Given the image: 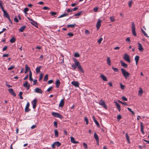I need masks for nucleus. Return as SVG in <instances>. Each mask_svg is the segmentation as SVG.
Masks as SVG:
<instances>
[{
	"mask_svg": "<svg viewBox=\"0 0 149 149\" xmlns=\"http://www.w3.org/2000/svg\"><path fill=\"white\" fill-rule=\"evenodd\" d=\"M3 1L1 0H0V7L1 9L2 10H3L4 9V8L3 7Z\"/></svg>",
	"mask_w": 149,
	"mask_h": 149,
	"instance_id": "7c9ffc66",
	"label": "nucleus"
},
{
	"mask_svg": "<svg viewBox=\"0 0 149 149\" xmlns=\"http://www.w3.org/2000/svg\"><path fill=\"white\" fill-rule=\"evenodd\" d=\"M2 11H3L4 16L7 19L8 18H9L10 17L8 14L7 12L4 9H3V10H2Z\"/></svg>",
	"mask_w": 149,
	"mask_h": 149,
	"instance_id": "f8f14e48",
	"label": "nucleus"
},
{
	"mask_svg": "<svg viewBox=\"0 0 149 149\" xmlns=\"http://www.w3.org/2000/svg\"><path fill=\"white\" fill-rule=\"evenodd\" d=\"M35 93H40L42 94V91L40 88H36L34 91Z\"/></svg>",
	"mask_w": 149,
	"mask_h": 149,
	"instance_id": "ddd939ff",
	"label": "nucleus"
},
{
	"mask_svg": "<svg viewBox=\"0 0 149 149\" xmlns=\"http://www.w3.org/2000/svg\"><path fill=\"white\" fill-rule=\"evenodd\" d=\"M43 74L42 73H41L40 75V77L39 81H41L42 78Z\"/></svg>",
	"mask_w": 149,
	"mask_h": 149,
	"instance_id": "603ef678",
	"label": "nucleus"
},
{
	"mask_svg": "<svg viewBox=\"0 0 149 149\" xmlns=\"http://www.w3.org/2000/svg\"><path fill=\"white\" fill-rule=\"evenodd\" d=\"M120 70L122 72V73L124 77L126 79H127V78L130 75V73L127 72L126 71V70L124 68H121Z\"/></svg>",
	"mask_w": 149,
	"mask_h": 149,
	"instance_id": "f03ea898",
	"label": "nucleus"
},
{
	"mask_svg": "<svg viewBox=\"0 0 149 149\" xmlns=\"http://www.w3.org/2000/svg\"><path fill=\"white\" fill-rule=\"evenodd\" d=\"M98 10V8L97 7H95L94 8H93V10L95 12H97V10Z\"/></svg>",
	"mask_w": 149,
	"mask_h": 149,
	"instance_id": "69168bd1",
	"label": "nucleus"
},
{
	"mask_svg": "<svg viewBox=\"0 0 149 149\" xmlns=\"http://www.w3.org/2000/svg\"><path fill=\"white\" fill-rule=\"evenodd\" d=\"M122 99L125 101H127V99L125 96H123L122 97Z\"/></svg>",
	"mask_w": 149,
	"mask_h": 149,
	"instance_id": "338daca9",
	"label": "nucleus"
},
{
	"mask_svg": "<svg viewBox=\"0 0 149 149\" xmlns=\"http://www.w3.org/2000/svg\"><path fill=\"white\" fill-rule=\"evenodd\" d=\"M37 103V100L36 99H34L31 102V104L33 105V109L36 108Z\"/></svg>",
	"mask_w": 149,
	"mask_h": 149,
	"instance_id": "6e6552de",
	"label": "nucleus"
},
{
	"mask_svg": "<svg viewBox=\"0 0 149 149\" xmlns=\"http://www.w3.org/2000/svg\"><path fill=\"white\" fill-rule=\"evenodd\" d=\"M76 25V24H68L67 25V27H71L72 28H73Z\"/></svg>",
	"mask_w": 149,
	"mask_h": 149,
	"instance_id": "ea45409f",
	"label": "nucleus"
},
{
	"mask_svg": "<svg viewBox=\"0 0 149 149\" xmlns=\"http://www.w3.org/2000/svg\"><path fill=\"white\" fill-rule=\"evenodd\" d=\"M26 28L25 26H21L19 29V31L20 32H22L24 31Z\"/></svg>",
	"mask_w": 149,
	"mask_h": 149,
	"instance_id": "bb28decb",
	"label": "nucleus"
},
{
	"mask_svg": "<svg viewBox=\"0 0 149 149\" xmlns=\"http://www.w3.org/2000/svg\"><path fill=\"white\" fill-rule=\"evenodd\" d=\"M15 39L14 37H12V38L10 40V41L11 43H13L15 42Z\"/></svg>",
	"mask_w": 149,
	"mask_h": 149,
	"instance_id": "c756f323",
	"label": "nucleus"
},
{
	"mask_svg": "<svg viewBox=\"0 0 149 149\" xmlns=\"http://www.w3.org/2000/svg\"><path fill=\"white\" fill-rule=\"evenodd\" d=\"M70 140L71 142L74 143H79L78 141H75L74 138L72 137H70Z\"/></svg>",
	"mask_w": 149,
	"mask_h": 149,
	"instance_id": "393cba45",
	"label": "nucleus"
},
{
	"mask_svg": "<svg viewBox=\"0 0 149 149\" xmlns=\"http://www.w3.org/2000/svg\"><path fill=\"white\" fill-rule=\"evenodd\" d=\"M132 31L133 35L134 36H136L137 34L135 31V26L134 22L132 23Z\"/></svg>",
	"mask_w": 149,
	"mask_h": 149,
	"instance_id": "7ed1b4c3",
	"label": "nucleus"
},
{
	"mask_svg": "<svg viewBox=\"0 0 149 149\" xmlns=\"http://www.w3.org/2000/svg\"><path fill=\"white\" fill-rule=\"evenodd\" d=\"M125 137L127 140V141L128 143H130V138L127 133H126L125 134Z\"/></svg>",
	"mask_w": 149,
	"mask_h": 149,
	"instance_id": "cd10ccee",
	"label": "nucleus"
},
{
	"mask_svg": "<svg viewBox=\"0 0 149 149\" xmlns=\"http://www.w3.org/2000/svg\"><path fill=\"white\" fill-rule=\"evenodd\" d=\"M83 145L84 147L85 148V149H88V146L86 143H84Z\"/></svg>",
	"mask_w": 149,
	"mask_h": 149,
	"instance_id": "8fccbe9b",
	"label": "nucleus"
},
{
	"mask_svg": "<svg viewBox=\"0 0 149 149\" xmlns=\"http://www.w3.org/2000/svg\"><path fill=\"white\" fill-rule=\"evenodd\" d=\"M82 13V11H79L78 13H76L73 16H79L81 15Z\"/></svg>",
	"mask_w": 149,
	"mask_h": 149,
	"instance_id": "f704fd0d",
	"label": "nucleus"
},
{
	"mask_svg": "<svg viewBox=\"0 0 149 149\" xmlns=\"http://www.w3.org/2000/svg\"><path fill=\"white\" fill-rule=\"evenodd\" d=\"M56 146L55 144H54V142L52 145V148L54 149Z\"/></svg>",
	"mask_w": 149,
	"mask_h": 149,
	"instance_id": "774afa93",
	"label": "nucleus"
},
{
	"mask_svg": "<svg viewBox=\"0 0 149 149\" xmlns=\"http://www.w3.org/2000/svg\"><path fill=\"white\" fill-rule=\"evenodd\" d=\"M118 102H119L121 103L122 104H124V105H127V104L126 103V102H123L121 101H120L119 100H118Z\"/></svg>",
	"mask_w": 149,
	"mask_h": 149,
	"instance_id": "864d4df0",
	"label": "nucleus"
},
{
	"mask_svg": "<svg viewBox=\"0 0 149 149\" xmlns=\"http://www.w3.org/2000/svg\"><path fill=\"white\" fill-rule=\"evenodd\" d=\"M101 20H100V19H98V20L97 22L96 25V27H97V30H98L100 29L101 25Z\"/></svg>",
	"mask_w": 149,
	"mask_h": 149,
	"instance_id": "0eeeda50",
	"label": "nucleus"
},
{
	"mask_svg": "<svg viewBox=\"0 0 149 149\" xmlns=\"http://www.w3.org/2000/svg\"><path fill=\"white\" fill-rule=\"evenodd\" d=\"M28 18L30 21H31V23L34 26L36 27L38 26L37 23L36 22L34 21L33 20L29 17H28Z\"/></svg>",
	"mask_w": 149,
	"mask_h": 149,
	"instance_id": "1a4fd4ad",
	"label": "nucleus"
},
{
	"mask_svg": "<svg viewBox=\"0 0 149 149\" xmlns=\"http://www.w3.org/2000/svg\"><path fill=\"white\" fill-rule=\"evenodd\" d=\"M15 68V67L14 66H11L10 67L8 68V70H12L13 69H14Z\"/></svg>",
	"mask_w": 149,
	"mask_h": 149,
	"instance_id": "de8ad7c7",
	"label": "nucleus"
},
{
	"mask_svg": "<svg viewBox=\"0 0 149 149\" xmlns=\"http://www.w3.org/2000/svg\"><path fill=\"white\" fill-rule=\"evenodd\" d=\"M74 63H80L79 62V61H78L76 58H74Z\"/></svg>",
	"mask_w": 149,
	"mask_h": 149,
	"instance_id": "4d7b16f0",
	"label": "nucleus"
},
{
	"mask_svg": "<svg viewBox=\"0 0 149 149\" xmlns=\"http://www.w3.org/2000/svg\"><path fill=\"white\" fill-rule=\"evenodd\" d=\"M23 94V92L22 91H20L19 92V97L20 99H23V97H22V95Z\"/></svg>",
	"mask_w": 149,
	"mask_h": 149,
	"instance_id": "79ce46f5",
	"label": "nucleus"
},
{
	"mask_svg": "<svg viewBox=\"0 0 149 149\" xmlns=\"http://www.w3.org/2000/svg\"><path fill=\"white\" fill-rule=\"evenodd\" d=\"M139 57L138 56H135L134 60L136 62V65H137L138 64V62L139 60Z\"/></svg>",
	"mask_w": 149,
	"mask_h": 149,
	"instance_id": "412c9836",
	"label": "nucleus"
},
{
	"mask_svg": "<svg viewBox=\"0 0 149 149\" xmlns=\"http://www.w3.org/2000/svg\"><path fill=\"white\" fill-rule=\"evenodd\" d=\"M103 38H101L99 40H98V42L99 44H100L102 41V40Z\"/></svg>",
	"mask_w": 149,
	"mask_h": 149,
	"instance_id": "5fc2aeb1",
	"label": "nucleus"
},
{
	"mask_svg": "<svg viewBox=\"0 0 149 149\" xmlns=\"http://www.w3.org/2000/svg\"><path fill=\"white\" fill-rule=\"evenodd\" d=\"M143 93V92L142 90L141 89L139 91V95L141 96L142 95Z\"/></svg>",
	"mask_w": 149,
	"mask_h": 149,
	"instance_id": "c03bdc74",
	"label": "nucleus"
},
{
	"mask_svg": "<svg viewBox=\"0 0 149 149\" xmlns=\"http://www.w3.org/2000/svg\"><path fill=\"white\" fill-rule=\"evenodd\" d=\"M56 86L57 88H58L59 87V86L60 84V82L59 80L58 79L56 80Z\"/></svg>",
	"mask_w": 149,
	"mask_h": 149,
	"instance_id": "6ab92c4d",
	"label": "nucleus"
},
{
	"mask_svg": "<svg viewBox=\"0 0 149 149\" xmlns=\"http://www.w3.org/2000/svg\"><path fill=\"white\" fill-rule=\"evenodd\" d=\"M29 103L28 102L25 109V111L26 112H28L30 111V109H29Z\"/></svg>",
	"mask_w": 149,
	"mask_h": 149,
	"instance_id": "9b49d317",
	"label": "nucleus"
},
{
	"mask_svg": "<svg viewBox=\"0 0 149 149\" xmlns=\"http://www.w3.org/2000/svg\"><path fill=\"white\" fill-rule=\"evenodd\" d=\"M79 54L77 52L75 53L74 54V56L75 57H79Z\"/></svg>",
	"mask_w": 149,
	"mask_h": 149,
	"instance_id": "49530a36",
	"label": "nucleus"
},
{
	"mask_svg": "<svg viewBox=\"0 0 149 149\" xmlns=\"http://www.w3.org/2000/svg\"><path fill=\"white\" fill-rule=\"evenodd\" d=\"M94 137L96 142L98 143L99 141V139L96 133H95L94 134Z\"/></svg>",
	"mask_w": 149,
	"mask_h": 149,
	"instance_id": "5701e85b",
	"label": "nucleus"
},
{
	"mask_svg": "<svg viewBox=\"0 0 149 149\" xmlns=\"http://www.w3.org/2000/svg\"><path fill=\"white\" fill-rule=\"evenodd\" d=\"M114 103L117 107L118 110L120 111L121 110L120 106L116 101L114 102Z\"/></svg>",
	"mask_w": 149,
	"mask_h": 149,
	"instance_id": "2eb2a0df",
	"label": "nucleus"
},
{
	"mask_svg": "<svg viewBox=\"0 0 149 149\" xmlns=\"http://www.w3.org/2000/svg\"><path fill=\"white\" fill-rule=\"evenodd\" d=\"M99 104L102 106L105 109H107V107L105 104V102L102 100H100L99 102Z\"/></svg>",
	"mask_w": 149,
	"mask_h": 149,
	"instance_id": "39448f33",
	"label": "nucleus"
},
{
	"mask_svg": "<svg viewBox=\"0 0 149 149\" xmlns=\"http://www.w3.org/2000/svg\"><path fill=\"white\" fill-rule=\"evenodd\" d=\"M72 67L74 70H75L77 67L78 69H79L81 72H84V70L81 67L80 63H74L72 65Z\"/></svg>",
	"mask_w": 149,
	"mask_h": 149,
	"instance_id": "f257e3e1",
	"label": "nucleus"
},
{
	"mask_svg": "<svg viewBox=\"0 0 149 149\" xmlns=\"http://www.w3.org/2000/svg\"><path fill=\"white\" fill-rule=\"evenodd\" d=\"M85 34L88 35L90 34V32L89 31L87 30H86L85 31Z\"/></svg>",
	"mask_w": 149,
	"mask_h": 149,
	"instance_id": "680f3d73",
	"label": "nucleus"
},
{
	"mask_svg": "<svg viewBox=\"0 0 149 149\" xmlns=\"http://www.w3.org/2000/svg\"><path fill=\"white\" fill-rule=\"evenodd\" d=\"M50 14L53 16H54L55 17H56V16H55L57 14V13L56 12H54V11H51L50 13Z\"/></svg>",
	"mask_w": 149,
	"mask_h": 149,
	"instance_id": "473e14b6",
	"label": "nucleus"
},
{
	"mask_svg": "<svg viewBox=\"0 0 149 149\" xmlns=\"http://www.w3.org/2000/svg\"><path fill=\"white\" fill-rule=\"evenodd\" d=\"M61 15L62 17H63L66 16H68V15L66 13H65L62 14V15Z\"/></svg>",
	"mask_w": 149,
	"mask_h": 149,
	"instance_id": "052dcab7",
	"label": "nucleus"
},
{
	"mask_svg": "<svg viewBox=\"0 0 149 149\" xmlns=\"http://www.w3.org/2000/svg\"><path fill=\"white\" fill-rule=\"evenodd\" d=\"M48 79V74H47L45 75V76L44 79V81H47Z\"/></svg>",
	"mask_w": 149,
	"mask_h": 149,
	"instance_id": "e433bc0d",
	"label": "nucleus"
},
{
	"mask_svg": "<svg viewBox=\"0 0 149 149\" xmlns=\"http://www.w3.org/2000/svg\"><path fill=\"white\" fill-rule=\"evenodd\" d=\"M8 91L9 93L12 95H13L14 96H15L16 95L15 93L14 92L12 88H9L8 89Z\"/></svg>",
	"mask_w": 149,
	"mask_h": 149,
	"instance_id": "4468645a",
	"label": "nucleus"
},
{
	"mask_svg": "<svg viewBox=\"0 0 149 149\" xmlns=\"http://www.w3.org/2000/svg\"><path fill=\"white\" fill-rule=\"evenodd\" d=\"M107 63L109 66L111 65V61L109 57H107Z\"/></svg>",
	"mask_w": 149,
	"mask_h": 149,
	"instance_id": "dca6fc26",
	"label": "nucleus"
},
{
	"mask_svg": "<svg viewBox=\"0 0 149 149\" xmlns=\"http://www.w3.org/2000/svg\"><path fill=\"white\" fill-rule=\"evenodd\" d=\"M141 131L144 134V132L143 131V124L142 123H141Z\"/></svg>",
	"mask_w": 149,
	"mask_h": 149,
	"instance_id": "72a5a7b5",
	"label": "nucleus"
},
{
	"mask_svg": "<svg viewBox=\"0 0 149 149\" xmlns=\"http://www.w3.org/2000/svg\"><path fill=\"white\" fill-rule=\"evenodd\" d=\"M54 133H55V136L56 137H58V132L56 130H55Z\"/></svg>",
	"mask_w": 149,
	"mask_h": 149,
	"instance_id": "a19ab883",
	"label": "nucleus"
},
{
	"mask_svg": "<svg viewBox=\"0 0 149 149\" xmlns=\"http://www.w3.org/2000/svg\"><path fill=\"white\" fill-rule=\"evenodd\" d=\"M54 125L56 128L57 127V123L56 121H54Z\"/></svg>",
	"mask_w": 149,
	"mask_h": 149,
	"instance_id": "bf43d9fd",
	"label": "nucleus"
},
{
	"mask_svg": "<svg viewBox=\"0 0 149 149\" xmlns=\"http://www.w3.org/2000/svg\"><path fill=\"white\" fill-rule=\"evenodd\" d=\"M138 45V49L140 52H143V49L140 43H139Z\"/></svg>",
	"mask_w": 149,
	"mask_h": 149,
	"instance_id": "f3484780",
	"label": "nucleus"
},
{
	"mask_svg": "<svg viewBox=\"0 0 149 149\" xmlns=\"http://www.w3.org/2000/svg\"><path fill=\"white\" fill-rule=\"evenodd\" d=\"M109 18L111 22H114L115 21L114 16H113L110 17Z\"/></svg>",
	"mask_w": 149,
	"mask_h": 149,
	"instance_id": "2f4dec72",
	"label": "nucleus"
},
{
	"mask_svg": "<svg viewBox=\"0 0 149 149\" xmlns=\"http://www.w3.org/2000/svg\"><path fill=\"white\" fill-rule=\"evenodd\" d=\"M122 117L120 115H118L117 117V120L118 121H119L121 118Z\"/></svg>",
	"mask_w": 149,
	"mask_h": 149,
	"instance_id": "a18cd8bd",
	"label": "nucleus"
},
{
	"mask_svg": "<svg viewBox=\"0 0 149 149\" xmlns=\"http://www.w3.org/2000/svg\"><path fill=\"white\" fill-rule=\"evenodd\" d=\"M121 63L122 66L124 68H127V64L125 63V62L123 61H120Z\"/></svg>",
	"mask_w": 149,
	"mask_h": 149,
	"instance_id": "b1692460",
	"label": "nucleus"
},
{
	"mask_svg": "<svg viewBox=\"0 0 149 149\" xmlns=\"http://www.w3.org/2000/svg\"><path fill=\"white\" fill-rule=\"evenodd\" d=\"M120 88L122 89H124L125 87L124 85H122L121 84H120Z\"/></svg>",
	"mask_w": 149,
	"mask_h": 149,
	"instance_id": "e2e57ef3",
	"label": "nucleus"
},
{
	"mask_svg": "<svg viewBox=\"0 0 149 149\" xmlns=\"http://www.w3.org/2000/svg\"><path fill=\"white\" fill-rule=\"evenodd\" d=\"M29 84L27 81H26L25 83L23 84V86L27 88L29 86Z\"/></svg>",
	"mask_w": 149,
	"mask_h": 149,
	"instance_id": "4c0bfd02",
	"label": "nucleus"
},
{
	"mask_svg": "<svg viewBox=\"0 0 149 149\" xmlns=\"http://www.w3.org/2000/svg\"><path fill=\"white\" fill-rule=\"evenodd\" d=\"M84 121L86 122V124L87 125L88 123V118L86 117H85L84 118Z\"/></svg>",
	"mask_w": 149,
	"mask_h": 149,
	"instance_id": "09e8293b",
	"label": "nucleus"
},
{
	"mask_svg": "<svg viewBox=\"0 0 149 149\" xmlns=\"http://www.w3.org/2000/svg\"><path fill=\"white\" fill-rule=\"evenodd\" d=\"M43 9L44 10H49L50 9L48 7L45 6L43 7Z\"/></svg>",
	"mask_w": 149,
	"mask_h": 149,
	"instance_id": "0e129e2a",
	"label": "nucleus"
},
{
	"mask_svg": "<svg viewBox=\"0 0 149 149\" xmlns=\"http://www.w3.org/2000/svg\"><path fill=\"white\" fill-rule=\"evenodd\" d=\"M52 115L55 117L59 118L60 119H62L63 118V116L57 113L52 112Z\"/></svg>",
	"mask_w": 149,
	"mask_h": 149,
	"instance_id": "20e7f679",
	"label": "nucleus"
},
{
	"mask_svg": "<svg viewBox=\"0 0 149 149\" xmlns=\"http://www.w3.org/2000/svg\"><path fill=\"white\" fill-rule=\"evenodd\" d=\"M141 31L144 34V35H145L147 37H149L148 36L147 34L142 29Z\"/></svg>",
	"mask_w": 149,
	"mask_h": 149,
	"instance_id": "37998d69",
	"label": "nucleus"
},
{
	"mask_svg": "<svg viewBox=\"0 0 149 149\" xmlns=\"http://www.w3.org/2000/svg\"><path fill=\"white\" fill-rule=\"evenodd\" d=\"M126 41L128 43L130 42V38L129 37H127L126 39Z\"/></svg>",
	"mask_w": 149,
	"mask_h": 149,
	"instance_id": "13d9d810",
	"label": "nucleus"
},
{
	"mask_svg": "<svg viewBox=\"0 0 149 149\" xmlns=\"http://www.w3.org/2000/svg\"><path fill=\"white\" fill-rule=\"evenodd\" d=\"M64 102L63 99H62L59 103V106L62 108L64 105Z\"/></svg>",
	"mask_w": 149,
	"mask_h": 149,
	"instance_id": "aec40b11",
	"label": "nucleus"
},
{
	"mask_svg": "<svg viewBox=\"0 0 149 149\" xmlns=\"http://www.w3.org/2000/svg\"><path fill=\"white\" fill-rule=\"evenodd\" d=\"M29 9L27 8H25L24 9V11L25 13H26V12L28 11Z\"/></svg>",
	"mask_w": 149,
	"mask_h": 149,
	"instance_id": "6e6d98bb",
	"label": "nucleus"
},
{
	"mask_svg": "<svg viewBox=\"0 0 149 149\" xmlns=\"http://www.w3.org/2000/svg\"><path fill=\"white\" fill-rule=\"evenodd\" d=\"M54 144H55L56 146H57V147L61 145V143L58 141L54 142Z\"/></svg>",
	"mask_w": 149,
	"mask_h": 149,
	"instance_id": "c9c22d12",
	"label": "nucleus"
},
{
	"mask_svg": "<svg viewBox=\"0 0 149 149\" xmlns=\"http://www.w3.org/2000/svg\"><path fill=\"white\" fill-rule=\"evenodd\" d=\"M93 118L94 121L95 122V124L97 126L99 127L100 126V124L95 119L94 116L93 117Z\"/></svg>",
	"mask_w": 149,
	"mask_h": 149,
	"instance_id": "c85d7f7f",
	"label": "nucleus"
},
{
	"mask_svg": "<svg viewBox=\"0 0 149 149\" xmlns=\"http://www.w3.org/2000/svg\"><path fill=\"white\" fill-rule=\"evenodd\" d=\"M25 73H26L28 71H31L30 68L27 65H25Z\"/></svg>",
	"mask_w": 149,
	"mask_h": 149,
	"instance_id": "4be33fe9",
	"label": "nucleus"
},
{
	"mask_svg": "<svg viewBox=\"0 0 149 149\" xmlns=\"http://www.w3.org/2000/svg\"><path fill=\"white\" fill-rule=\"evenodd\" d=\"M100 77L103 81H107V77L104 75L101 74H100Z\"/></svg>",
	"mask_w": 149,
	"mask_h": 149,
	"instance_id": "a211bd4d",
	"label": "nucleus"
},
{
	"mask_svg": "<svg viewBox=\"0 0 149 149\" xmlns=\"http://www.w3.org/2000/svg\"><path fill=\"white\" fill-rule=\"evenodd\" d=\"M71 84L74 86L76 87H79V83L77 81H73L72 82Z\"/></svg>",
	"mask_w": 149,
	"mask_h": 149,
	"instance_id": "9d476101",
	"label": "nucleus"
},
{
	"mask_svg": "<svg viewBox=\"0 0 149 149\" xmlns=\"http://www.w3.org/2000/svg\"><path fill=\"white\" fill-rule=\"evenodd\" d=\"M123 58L125 60L128 62V63L130 62V57L127 54H124Z\"/></svg>",
	"mask_w": 149,
	"mask_h": 149,
	"instance_id": "423d86ee",
	"label": "nucleus"
},
{
	"mask_svg": "<svg viewBox=\"0 0 149 149\" xmlns=\"http://www.w3.org/2000/svg\"><path fill=\"white\" fill-rule=\"evenodd\" d=\"M67 35L69 36L70 37H71L73 36V34L72 33H68Z\"/></svg>",
	"mask_w": 149,
	"mask_h": 149,
	"instance_id": "3c124183",
	"label": "nucleus"
},
{
	"mask_svg": "<svg viewBox=\"0 0 149 149\" xmlns=\"http://www.w3.org/2000/svg\"><path fill=\"white\" fill-rule=\"evenodd\" d=\"M112 68L115 72H118L119 71V70L117 68H114L113 66L112 67Z\"/></svg>",
	"mask_w": 149,
	"mask_h": 149,
	"instance_id": "58836bf2",
	"label": "nucleus"
},
{
	"mask_svg": "<svg viewBox=\"0 0 149 149\" xmlns=\"http://www.w3.org/2000/svg\"><path fill=\"white\" fill-rule=\"evenodd\" d=\"M41 68V66H39L38 67H37L36 68V72L37 74H38L40 72V69Z\"/></svg>",
	"mask_w": 149,
	"mask_h": 149,
	"instance_id": "a878e982",
	"label": "nucleus"
}]
</instances>
